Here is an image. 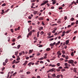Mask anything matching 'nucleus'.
<instances>
[{
	"label": "nucleus",
	"mask_w": 78,
	"mask_h": 78,
	"mask_svg": "<svg viewBox=\"0 0 78 78\" xmlns=\"http://www.w3.org/2000/svg\"><path fill=\"white\" fill-rule=\"evenodd\" d=\"M66 59H68L69 58V57L68 56H67L66 57H65Z\"/></svg>",
	"instance_id": "nucleus-47"
},
{
	"label": "nucleus",
	"mask_w": 78,
	"mask_h": 78,
	"mask_svg": "<svg viewBox=\"0 0 78 78\" xmlns=\"http://www.w3.org/2000/svg\"><path fill=\"white\" fill-rule=\"evenodd\" d=\"M42 47V45H40L39 46V47Z\"/></svg>",
	"instance_id": "nucleus-62"
},
{
	"label": "nucleus",
	"mask_w": 78,
	"mask_h": 78,
	"mask_svg": "<svg viewBox=\"0 0 78 78\" xmlns=\"http://www.w3.org/2000/svg\"><path fill=\"white\" fill-rule=\"evenodd\" d=\"M44 32H43V31H42V32H41L40 33V34H41V35H42V34H44Z\"/></svg>",
	"instance_id": "nucleus-23"
},
{
	"label": "nucleus",
	"mask_w": 78,
	"mask_h": 78,
	"mask_svg": "<svg viewBox=\"0 0 78 78\" xmlns=\"http://www.w3.org/2000/svg\"><path fill=\"white\" fill-rule=\"evenodd\" d=\"M49 66H51L52 67H56V66L55 65L51 64L49 65Z\"/></svg>",
	"instance_id": "nucleus-6"
},
{
	"label": "nucleus",
	"mask_w": 78,
	"mask_h": 78,
	"mask_svg": "<svg viewBox=\"0 0 78 78\" xmlns=\"http://www.w3.org/2000/svg\"><path fill=\"white\" fill-rule=\"evenodd\" d=\"M55 70H56V69L55 68H52V69H51L49 70L51 72H54V71H55Z\"/></svg>",
	"instance_id": "nucleus-2"
},
{
	"label": "nucleus",
	"mask_w": 78,
	"mask_h": 78,
	"mask_svg": "<svg viewBox=\"0 0 78 78\" xmlns=\"http://www.w3.org/2000/svg\"><path fill=\"white\" fill-rule=\"evenodd\" d=\"M57 25V24H54L52 25V26H56Z\"/></svg>",
	"instance_id": "nucleus-35"
},
{
	"label": "nucleus",
	"mask_w": 78,
	"mask_h": 78,
	"mask_svg": "<svg viewBox=\"0 0 78 78\" xmlns=\"http://www.w3.org/2000/svg\"><path fill=\"white\" fill-rule=\"evenodd\" d=\"M62 52L63 54H65L66 53V52L64 51V50H62Z\"/></svg>",
	"instance_id": "nucleus-21"
},
{
	"label": "nucleus",
	"mask_w": 78,
	"mask_h": 78,
	"mask_svg": "<svg viewBox=\"0 0 78 78\" xmlns=\"http://www.w3.org/2000/svg\"><path fill=\"white\" fill-rule=\"evenodd\" d=\"M19 54L20 56H22V54H23V55L25 54V52H24V51H23L22 52H20L19 53Z\"/></svg>",
	"instance_id": "nucleus-4"
},
{
	"label": "nucleus",
	"mask_w": 78,
	"mask_h": 78,
	"mask_svg": "<svg viewBox=\"0 0 78 78\" xmlns=\"http://www.w3.org/2000/svg\"><path fill=\"white\" fill-rule=\"evenodd\" d=\"M74 24H75V23H72L71 24V26H72L73 25H74Z\"/></svg>",
	"instance_id": "nucleus-40"
},
{
	"label": "nucleus",
	"mask_w": 78,
	"mask_h": 78,
	"mask_svg": "<svg viewBox=\"0 0 78 78\" xmlns=\"http://www.w3.org/2000/svg\"><path fill=\"white\" fill-rule=\"evenodd\" d=\"M56 44V42H54L53 44V43H51L50 44V46H51V47L54 46V45H55Z\"/></svg>",
	"instance_id": "nucleus-5"
},
{
	"label": "nucleus",
	"mask_w": 78,
	"mask_h": 78,
	"mask_svg": "<svg viewBox=\"0 0 78 78\" xmlns=\"http://www.w3.org/2000/svg\"><path fill=\"white\" fill-rule=\"evenodd\" d=\"M28 66H29V67H30V66H31V62H30L28 64Z\"/></svg>",
	"instance_id": "nucleus-25"
},
{
	"label": "nucleus",
	"mask_w": 78,
	"mask_h": 78,
	"mask_svg": "<svg viewBox=\"0 0 78 78\" xmlns=\"http://www.w3.org/2000/svg\"><path fill=\"white\" fill-rule=\"evenodd\" d=\"M61 53V51H59L57 52V55H58V56L59 58H60V56H61V55H62V53Z\"/></svg>",
	"instance_id": "nucleus-1"
},
{
	"label": "nucleus",
	"mask_w": 78,
	"mask_h": 78,
	"mask_svg": "<svg viewBox=\"0 0 78 78\" xmlns=\"http://www.w3.org/2000/svg\"><path fill=\"white\" fill-rule=\"evenodd\" d=\"M8 62V59H6L5 61V62H6V63H7V62Z\"/></svg>",
	"instance_id": "nucleus-18"
},
{
	"label": "nucleus",
	"mask_w": 78,
	"mask_h": 78,
	"mask_svg": "<svg viewBox=\"0 0 78 78\" xmlns=\"http://www.w3.org/2000/svg\"><path fill=\"white\" fill-rule=\"evenodd\" d=\"M17 47H18V48H20V45H18Z\"/></svg>",
	"instance_id": "nucleus-51"
},
{
	"label": "nucleus",
	"mask_w": 78,
	"mask_h": 78,
	"mask_svg": "<svg viewBox=\"0 0 78 78\" xmlns=\"http://www.w3.org/2000/svg\"><path fill=\"white\" fill-rule=\"evenodd\" d=\"M0 73H1V74H3V73H4L3 72H0Z\"/></svg>",
	"instance_id": "nucleus-61"
},
{
	"label": "nucleus",
	"mask_w": 78,
	"mask_h": 78,
	"mask_svg": "<svg viewBox=\"0 0 78 78\" xmlns=\"http://www.w3.org/2000/svg\"><path fill=\"white\" fill-rule=\"evenodd\" d=\"M75 38H76V37L75 36L73 37V40H75Z\"/></svg>",
	"instance_id": "nucleus-64"
},
{
	"label": "nucleus",
	"mask_w": 78,
	"mask_h": 78,
	"mask_svg": "<svg viewBox=\"0 0 78 78\" xmlns=\"http://www.w3.org/2000/svg\"><path fill=\"white\" fill-rule=\"evenodd\" d=\"M53 38H51V39H49L50 41H53Z\"/></svg>",
	"instance_id": "nucleus-45"
},
{
	"label": "nucleus",
	"mask_w": 78,
	"mask_h": 78,
	"mask_svg": "<svg viewBox=\"0 0 78 78\" xmlns=\"http://www.w3.org/2000/svg\"><path fill=\"white\" fill-rule=\"evenodd\" d=\"M37 13V11H34V14H36Z\"/></svg>",
	"instance_id": "nucleus-14"
},
{
	"label": "nucleus",
	"mask_w": 78,
	"mask_h": 78,
	"mask_svg": "<svg viewBox=\"0 0 78 78\" xmlns=\"http://www.w3.org/2000/svg\"><path fill=\"white\" fill-rule=\"evenodd\" d=\"M64 69H69V67L67 66H66L65 67Z\"/></svg>",
	"instance_id": "nucleus-58"
},
{
	"label": "nucleus",
	"mask_w": 78,
	"mask_h": 78,
	"mask_svg": "<svg viewBox=\"0 0 78 78\" xmlns=\"http://www.w3.org/2000/svg\"><path fill=\"white\" fill-rule=\"evenodd\" d=\"M51 76L53 77H55L56 78V75L55 74H52Z\"/></svg>",
	"instance_id": "nucleus-13"
},
{
	"label": "nucleus",
	"mask_w": 78,
	"mask_h": 78,
	"mask_svg": "<svg viewBox=\"0 0 78 78\" xmlns=\"http://www.w3.org/2000/svg\"><path fill=\"white\" fill-rule=\"evenodd\" d=\"M26 73L28 75V74H30L31 73V72H30L28 71Z\"/></svg>",
	"instance_id": "nucleus-19"
},
{
	"label": "nucleus",
	"mask_w": 78,
	"mask_h": 78,
	"mask_svg": "<svg viewBox=\"0 0 78 78\" xmlns=\"http://www.w3.org/2000/svg\"><path fill=\"white\" fill-rule=\"evenodd\" d=\"M31 2L33 3V2H35V0H31Z\"/></svg>",
	"instance_id": "nucleus-31"
},
{
	"label": "nucleus",
	"mask_w": 78,
	"mask_h": 78,
	"mask_svg": "<svg viewBox=\"0 0 78 78\" xmlns=\"http://www.w3.org/2000/svg\"><path fill=\"white\" fill-rule=\"evenodd\" d=\"M28 19H31V16H29L28 17Z\"/></svg>",
	"instance_id": "nucleus-54"
},
{
	"label": "nucleus",
	"mask_w": 78,
	"mask_h": 78,
	"mask_svg": "<svg viewBox=\"0 0 78 78\" xmlns=\"http://www.w3.org/2000/svg\"><path fill=\"white\" fill-rule=\"evenodd\" d=\"M58 28L57 27H55L54 28V30H55V31H56V30H57V29Z\"/></svg>",
	"instance_id": "nucleus-52"
},
{
	"label": "nucleus",
	"mask_w": 78,
	"mask_h": 78,
	"mask_svg": "<svg viewBox=\"0 0 78 78\" xmlns=\"http://www.w3.org/2000/svg\"><path fill=\"white\" fill-rule=\"evenodd\" d=\"M62 67L61 66H60L59 67H58V69H62Z\"/></svg>",
	"instance_id": "nucleus-55"
},
{
	"label": "nucleus",
	"mask_w": 78,
	"mask_h": 78,
	"mask_svg": "<svg viewBox=\"0 0 78 78\" xmlns=\"http://www.w3.org/2000/svg\"><path fill=\"white\" fill-rule=\"evenodd\" d=\"M71 21H73L74 20V18H72L70 19Z\"/></svg>",
	"instance_id": "nucleus-28"
},
{
	"label": "nucleus",
	"mask_w": 78,
	"mask_h": 78,
	"mask_svg": "<svg viewBox=\"0 0 78 78\" xmlns=\"http://www.w3.org/2000/svg\"><path fill=\"white\" fill-rule=\"evenodd\" d=\"M71 55L72 56H73V52H72L71 54Z\"/></svg>",
	"instance_id": "nucleus-37"
},
{
	"label": "nucleus",
	"mask_w": 78,
	"mask_h": 78,
	"mask_svg": "<svg viewBox=\"0 0 78 78\" xmlns=\"http://www.w3.org/2000/svg\"><path fill=\"white\" fill-rule=\"evenodd\" d=\"M20 76L21 78H23L24 77V76H23V75H21Z\"/></svg>",
	"instance_id": "nucleus-33"
},
{
	"label": "nucleus",
	"mask_w": 78,
	"mask_h": 78,
	"mask_svg": "<svg viewBox=\"0 0 78 78\" xmlns=\"http://www.w3.org/2000/svg\"><path fill=\"white\" fill-rule=\"evenodd\" d=\"M54 36H53V35L51 36H49V38H51V37H53Z\"/></svg>",
	"instance_id": "nucleus-43"
},
{
	"label": "nucleus",
	"mask_w": 78,
	"mask_h": 78,
	"mask_svg": "<svg viewBox=\"0 0 78 78\" xmlns=\"http://www.w3.org/2000/svg\"><path fill=\"white\" fill-rule=\"evenodd\" d=\"M19 61L16 62L15 63V64H17L19 62Z\"/></svg>",
	"instance_id": "nucleus-59"
},
{
	"label": "nucleus",
	"mask_w": 78,
	"mask_h": 78,
	"mask_svg": "<svg viewBox=\"0 0 78 78\" xmlns=\"http://www.w3.org/2000/svg\"><path fill=\"white\" fill-rule=\"evenodd\" d=\"M27 62H28V61H26L24 63V64H23V66H25V65H26V64H27Z\"/></svg>",
	"instance_id": "nucleus-9"
},
{
	"label": "nucleus",
	"mask_w": 78,
	"mask_h": 78,
	"mask_svg": "<svg viewBox=\"0 0 78 78\" xmlns=\"http://www.w3.org/2000/svg\"><path fill=\"white\" fill-rule=\"evenodd\" d=\"M57 66H60V63H58L57 64Z\"/></svg>",
	"instance_id": "nucleus-27"
},
{
	"label": "nucleus",
	"mask_w": 78,
	"mask_h": 78,
	"mask_svg": "<svg viewBox=\"0 0 78 78\" xmlns=\"http://www.w3.org/2000/svg\"><path fill=\"white\" fill-rule=\"evenodd\" d=\"M44 5H45V3H44V2H43V3H42V4H41V6H43Z\"/></svg>",
	"instance_id": "nucleus-26"
},
{
	"label": "nucleus",
	"mask_w": 78,
	"mask_h": 78,
	"mask_svg": "<svg viewBox=\"0 0 78 78\" xmlns=\"http://www.w3.org/2000/svg\"><path fill=\"white\" fill-rule=\"evenodd\" d=\"M55 32H56V30H53V31L52 32V33H55Z\"/></svg>",
	"instance_id": "nucleus-48"
},
{
	"label": "nucleus",
	"mask_w": 78,
	"mask_h": 78,
	"mask_svg": "<svg viewBox=\"0 0 78 78\" xmlns=\"http://www.w3.org/2000/svg\"><path fill=\"white\" fill-rule=\"evenodd\" d=\"M33 50H29V54H30L31 53H32V52H33Z\"/></svg>",
	"instance_id": "nucleus-10"
},
{
	"label": "nucleus",
	"mask_w": 78,
	"mask_h": 78,
	"mask_svg": "<svg viewBox=\"0 0 78 78\" xmlns=\"http://www.w3.org/2000/svg\"><path fill=\"white\" fill-rule=\"evenodd\" d=\"M5 69V67H4L2 69V71H3Z\"/></svg>",
	"instance_id": "nucleus-38"
},
{
	"label": "nucleus",
	"mask_w": 78,
	"mask_h": 78,
	"mask_svg": "<svg viewBox=\"0 0 78 78\" xmlns=\"http://www.w3.org/2000/svg\"><path fill=\"white\" fill-rule=\"evenodd\" d=\"M16 74H17V73L15 72V73L13 74V76H15L16 75Z\"/></svg>",
	"instance_id": "nucleus-29"
},
{
	"label": "nucleus",
	"mask_w": 78,
	"mask_h": 78,
	"mask_svg": "<svg viewBox=\"0 0 78 78\" xmlns=\"http://www.w3.org/2000/svg\"><path fill=\"white\" fill-rule=\"evenodd\" d=\"M72 31L71 30H69L66 32V33H69V32H70V31Z\"/></svg>",
	"instance_id": "nucleus-11"
},
{
	"label": "nucleus",
	"mask_w": 78,
	"mask_h": 78,
	"mask_svg": "<svg viewBox=\"0 0 78 78\" xmlns=\"http://www.w3.org/2000/svg\"><path fill=\"white\" fill-rule=\"evenodd\" d=\"M34 39H35V40H36V41H37V38L35 37H34Z\"/></svg>",
	"instance_id": "nucleus-39"
},
{
	"label": "nucleus",
	"mask_w": 78,
	"mask_h": 78,
	"mask_svg": "<svg viewBox=\"0 0 78 78\" xmlns=\"http://www.w3.org/2000/svg\"><path fill=\"white\" fill-rule=\"evenodd\" d=\"M6 5V4L5 3H4V4H2V6H5Z\"/></svg>",
	"instance_id": "nucleus-24"
},
{
	"label": "nucleus",
	"mask_w": 78,
	"mask_h": 78,
	"mask_svg": "<svg viewBox=\"0 0 78 78\" xmlns=\"http://www.w3.org/2000/svg\"><path fill=\"white\" fill-rule=\"evenodd\" d=\"M37 78H41V77L39 76H37Z\"/></svg>",
	"instance_id": "nucleus-63"
},
{
	"label": "nucleus",
	"mask_w": 78,
	"mask_h": 78,
	"mask_svg": "<svg viewBox=\"0 0 78 78\" xmlns=\"http://www.w3.org/2000/svg\"><path fill=\"white\" fill-rule=\"evenodd\" d=\"M73 71L74 72H76V68H74V69H73Z\"/></svg>",
	"instance_id": "nucleus-12"
},
{
	"label": "nucleus",
	"mask_w": 78,
	"mask_h": 78,
	"mask_svg": "<svg viewBox=\"0 0 78 78\" xmlns=\"http://www.w3.org/2000/svg\"><path fill=\"white\" fill-rule=\"evenodd\" d=\"M48 78H50V75H49V74H48Z\"/></svg>",
	"instance_id": "nucleus-49"
},
{
	"label": "nucleus",
	"mask_w": 78,
	"mask_h": 78,
	"mask_svg": "<svg viewBox=\"0 0 78 78\" xmlns=\"http://www.w3.org/2000/svg\"><path fill=\"white\" fill-rule=\"evenodd\" d=\"M8 42H9L10 41V37H8Z\"/></svg>",
	"instance_id": "nucleus-32"
},
{
	"label": "nucleus",
	"mask_w": 78,
	"mask_h": 78,
	"mask_svg": "<svg viewBox=\"0 0 78 78\" xmlns=\"http://www.w3.org/2000/svg\"><path fill=\"white\" fill-rule=\"evenodd\" d=\"M16 60H14L12 62V64H14V63H16Z\"/></svg>",
	"instance_id": "nucleus-16"
},
{
	"label": "nucleus",
	"mask_w": 78,
	"mask_h": 78,
	"mask_svg": "<svg viewBox=\"0 0 78 78\" xmlns=\"http://www.w3.org/2000/svg\"><path fill=\"white\" fill-rule=\"evenodd\" d=\"M3 66H6V63H5V62H3Z\"/></svg>",
	"instance_id": "nucleus-46"
},
{
	"label": "nucleus",
	"mask_w": 78,
	"mask_h": 78,
	"mask_svg": "<svg viewBox=\"0 0 78 78\" xmlns=\"http://www.w3.org/2000/svg\"><path fill=\"white\" fill-rule=\"evenodd\" d=\"M37 56H39V55H40V53L39 52H37Z\"/></svg>",
	"instance_id": "nucleus-34"
},
{
	"label": "nucleus",
	"mask_w": 78,
	"mask_h": 78,
	"mask_svg": "<svg viewBox=\"0 0 78 78\" xmlns=\"http://www.w3.org/2000/svg\"><path fill=\"white\" fill-rule=\"evenodd\" d=\"M77 32H78V31L76 30L74 32V34H76V33H77Z\"/></svg>",
	"instance_id": "nucleus-44"
},
{
	"label": "nucleus",
	"mask_w": 78,
	"mask_h": 78,
	"mask_svg": "<svg viewBox=\"0 0 78 78\" xmlns=\"http://www.w3.org/2000/svg\"><path fill=\"white\" fill-rule=\"evenodd\" d=\"M76 25H77V24H78V21L77 20L76 22Z\"/></svg>",
	"instance_id": "nucleus-60"
},
{
	"label": "nucleus",
	"mask_w": 78,
	"mask_h": 78,
	"mask_svg": "<svg viewBox=\"0 0 78 78\" xmlns=\"http://www.w3.org/2000/svg\"><path fill=\"white\" fill-rule=\"evenodd\" d=\"M43 18L42 17H40L39 18V20H43Z\"/></svg>",
	"instance_id": "nucleus-30"
},
{
	"label": "nucleus",
	"mask_w": 78,
	"mask_h": 78,
	"mask_svg": "<svg viewBox=\"0 0 78 78\" xmlns=\"http://www.w3.org/2000/svg\"><path fill=\"white\" fill-rule=\"evenodd\" d=\"M67 19V16H66L65 17H64V19L65 20H66Z\"/></svg>",
	"instance_id": "nucleus-56"
},
{
	"label": "nucleus",
	"mask_w": 78,
	"mask_h": 78,
	"mask_svg": "<svg viewBox=\"0 0 78 78\" xmlns=\"http://www.w3.org/2000/svg\"><path fill=\"white\" fill-rule=\"evenodd\" d=\"M65 66H67V63H66L65 64Z\"/></svg>",
	"instance_id": "nucleus-53"
},
{
	"label": "nucleus",
	"mask_w": 78,
	"mask_h": 78,
	"mask_svg": "<svg viewBox=\"0 0 78 78\" xmlns=\"http://www.w3.org/2000/svg\"><path fill=\"white\" fill-rule=\"evenodd\" d=\"M51 50L50 48H47V49H46V51H50V50Z\"/></svg>",
	"instance_id": "nucleus-22"
},
{
	"label": "nucleus",
	"mask_w": 78,
	"mask_h": 78,
	"mask_svg": "<svg viewBox=\"0 0 78 78\" xmlns=\"http://www.w3.org/2000/svg\"><path fill=\"white\" fill-rule=\"evenodd\" d=\"M60 77V75H58L57 76V77L56 78H59Z\"/></svg>",
	"instance_id": "nucleus-36"
},
{
	"label": "nucleus",
	"mask_w": 78,
	"mask_h": 78,
	"mask_svg": "<svg viewBox=\"0 0 78 78\" xmlns=\"http://www.w3.org/2000/svg\"><path fill=\"white\" fill-rule=\"evenodd\" d=\"M66 45H68V44H69V40H67L66 41Z\"/></svg>",
	"instance_id": "nucleus-7"
},
{
	"label": "nucleus",
	"mask_w": 78,
	"mask_h": 78,
	"mask_svg": "<svg viewBox=\"0 0 78 78\" xmlns=\"http://www.w3.org/2000/svg\"><path fill=\"white\" fill-rule=\"evenodd\" d=\"M69 64H72L73 63V61L72 60H70L68 61Z\"/></svg>",
	"instance_id": "nucleus-3"
},
{
	"label": "nucleus",
	"mask_w": 78,
	"mask_h": 78,
	"mask_svg": "<svg viewBox=\"0 0 78 78\" xmlns=\"http://www.w3.org/2000/svg\"><path fill=\"white\" fill-rule=\"evenodd\" d=\"M18 53H19V51H18L15 52V53L16 56H17V55H18Z\"/></svg>",
	"instance_id": "nucleus-8"
},
{
	"label": "nucleus",
	"mask_w": 78,
	"mask_h": 78,
	"mask_svg": "<svg viewBox=\"0 0 78 78\" xmlns=\"http://www.w3.org/2000/svg\"><path fill=\"white\" fill-rule=\"evenodd\" d=\"M71 27V25H68V26H67V28H70V27Z\"/></svg>",
	"instance_id": "nucleus-50"
},
{
	"label": "nucleus",
	"mask_w": 78,
	"mask_h": 78,
	"mask_svg": "<svg viewBox=\"0 0 78 78\" xmlns=\"http://www.w3.org/2000/svg\"><path fill=\"white\" fill-rule=\"evenodd\" d=\"M56 70L57 71V72H59V71H60V70L59 69H57Z\"/></svg>",
	"instance_id": "nucleus-41"
},
{
	"label": "nucleus",
	"mask_w": 78,
	"mask_h": 78,
	"mask_svg": "<svg viewBox=\"0 0 78 78\" xmlns=\"http://www.w3.org/2000/svg\"><path fill=\"white\" fill-rule=\"evenodd\" d=\"M62 57H63V58H65L66 57V56L65 55H62Z\"/></svg>",
	"instance_id": "nucleus-57"
},
{
	"label": "nucleus",
	"mask_w": 78,
	"mask_h": 78,
	"mask_svg": "<svg viewBox=\"0 0 78 78\" xmlns=\"http://www.w3.org/2000/svg\"><path fill=\"white\" fill-rule=\"evenodd\" d=\"M56 2L55 1L53 2L52 4H53V5H55V3H56Z\"/></svg>",
	"instance_id": "nucleus-42"
},
{
	"label": "nucleus",
	"mask_w": 78,
	"mask_h": 78,
	"mask_svg": "<svg viewBox=\"0 0 78 78\" xmlns=\"http://www.w3.org/2000/svg\"><path fill=\"white\" fill-rule=\"evenodd\" d=\"M31 34H32V32L31 31L30 33H29L28 34L29 35V36H31Z\"/></svg>",
	"instance_id": "nucleus-17"
},
{
	"label": "nucleus",
	"mask_w": 78,
	"mask_h": 78,
	"mask_svg": "<svg viewBox=\"0 0 78 78\" xmlns=\"http://www.w3.org/2000/svg\"><path fill=\"white\" fill-rule=\"evenodd\" d=\"M48 2V1H45L44 3L45 4H46V3H47Z\"/></svg>",
	"instance_id": "nucleus-15"
},
{
	"label": "nucleus",
	"mask_w": 78,
	"mask_h": 78,
	"mask_svg": "<svg viewBox=\"0 0 78 78\" xmlns=\"http://www.w3.org/2000/svg\"><path fill=\"white\" fill-rule=\"evenodd\" d=\"M39 33H40V32H38L37 33V37H39Z\"/></svg>",
	"instance_id": "nucleus-20"
}]
</instances>
